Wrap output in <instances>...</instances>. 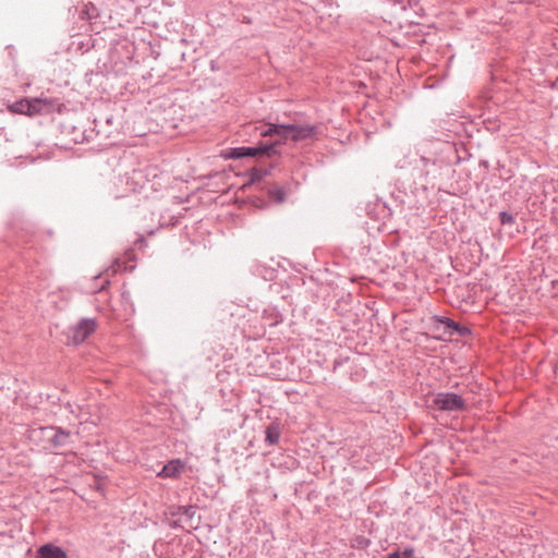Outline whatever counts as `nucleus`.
<instances>
[{"label":"nucleus","instance_id":"nucleus-1","mask_svg":"<svg viewBox=\"0 0 558 558\" xmlns=\"http://www.w3.org/2000/svg\"><path fill=\"white\" fill-rule=\"evenodd\" d=\"M262 136H278L277 147L291 140L293 142H300L305 140H314L319 134V128L313 124H298V123H282L275 124L270 123L260 129Z\"/></svg>","mask_w":558,"mask_h":558},{"label":"nucleus","instance_id":"nucleus-2","mask_svg":"<svg viewBox=\"0 0 558 558\" xmlns=\"http://www.w3.org/2000/svg\"><path fill=\"white\" fill-rule=\"evenodd\" d=\"M434 407L444 412H461L468 408V399L462 392L439 391L434 395Z\"/></svg>","mask_w":558,"mask_h":558},{"label":"nucleus","instance_id":"nucleus-3","mask_svg":"<svg viewBox=\"0 0 558 558\" xmlns=\"http://www.w3.org/2000/svg\"><path fill=\"white\" fill-rule=\"evenodd\" d=\"M54 101L48 98L23 99L14 102L10 109L13 112L35 116L37 113H49L54 109Z\"/></svg>","mask_w":558,"mask_h":558},{"label":"nucleus","instance_id":"nucleus-4","mask_svg":"<svg viewBox=\"0 0 558 558\" xmlns=\"http://www.w3.org/2000/svg\"><path fill=\"white\" fill-rule=\"evenodd\" d=\"M277 154V143L262 144L252 147H236L230 153V157L240 159L244 157H255L258 155H266L268 157Z\"/></svg>","mask_w":558,"mask_h":558},{"label":"nucleus","instance_id":"nucleus-5","mask_svg":"<svg viewBox=\"0 0 558 558\" xmlns=\"http://www.w3.org/2000/svg\"><path fill=\"white\" fill-rule=\"evenodd\" d=\"M438 163L435 158H428L421 156L414 165L413 171L414 177L422 181L428 182L430 177H435L438 171Z\"/></svg>","mask_w":558,"mask_h":558},{"label":"nucleus","instance_id":"nucleus-6","mask_svg":"<svg viewBox=\"0 0 558 558\" xmlns=\"http://www.w3.org/2000/svg\"><path fill=\"white\" fill-rule=\"evenodd\" d=\"M41 430L44 433H52L50 442L54 449L69 447L73 442L72 433L70 430L53 426L43 427Z\"/></svg>","mask_w":558,"mask_h":558},{"label":"nucleus","instance_id":"nucleus-7","mask_svg":"<svg viewBox=\"0 0 558 558\" xmlns=\"http://www.w3.org/2000/svg\"><path fill=\"white\" fill-rule=\"evenodd\" d=\"M95 320L84 318L72 329V342L80 344L95 330Z\"/></svg>","mask_w":558,"mask_h":558},{"label":"nucleus","instance_id":"nucleus-8","mask_svg":"<svg viewBox=\"0 0 558 558\" xmlns=\"http://www.w3.org/2000/svg\"><path fill=\"white\" fill-rule=\"evenodd\" d=\"M36 558H68V554L61 547L48 543L37 549Z\"/></svg>","mask_w":558,"mask_h":558},{"label":"nucleus","instance_id":"nucleus-9","mask_svg":"<svg viewBox=\"0 0 558 558\" xmlns=\"http://www.w3.org/2000/svg\"><path fill=\"white\" fill-rule=\"evenodd\" d=\"M184 464L180 460H171L158 472L160 477H177L183 470Z\"/></svg>","mask_w":558,"mask_h":558},{"label":"nucleus","instance_id":"nucleus-10","mask_svg":"<svg viewBox=\"0 0 558 558\" xmlns=\"http://www.w3.org/2000/svg\"><path fill=\"white\" fill-rule=\"evenodd\" d=\"M266 441L268 445H276L280 439V429L278 425L271 424L266 428Z\"/></svg>","mask_w":558,"mask_h":558},{"label":"nucleus","instance_id":"nucleus-11","mask_svg":"<svg viewBox=\"0 0 558 558\" xmlns=\"http://www.w3.org/2000/svg\"><path fill=\"white\" fill-rule=\"evenodd\" d=\"M434 319L435 322L445 325L449 331H452L453 328H458V324L449 317L435 316Z\"/></svg>","mask_w":558,"mask_h":558},{"label":"nucleus","instance_id":"nucleus-12","mask_svg":"<svg viewBox=\"0 0 558 558\" xmlns=\"http://www.w3.org/2000/svg\"><path fill=\"white\" fill-rule=\"evenodd\" d=\"M386 558H414V550L412 548H407L403 551H393L389 554Z\"/></svg>","mask_w":558,"mask_h":558},{"label":"nucleus","instance_id":"nucleus-13","mask_svg":"<svg viewBox=\"0 0 558 558\" xmlns=\"http://www.w3.org/2000/svg\"><path fill=\"white\" fill-rule=\"evenodd\" d=\"M196 512L194 506H181L178 509V514L184 515L187 519H192Z\"/></svg>","mask_w":558,"mask_h":558},{"label":"nucleus","instance_id":"nucleus-14","mask_svg":"<svg viewBox=\"0 0 558 558\" xmlns=\"http://www.w3.org/2000/svg\"><path fill=\"white\" fill-rule=\"evenodd\" d=\"M270 197L277 203H281L286 199V192L282 189H274L269 192Z\"/></svg>","mask_w":558,"mask_h":558},{"label":"nucleus","instance_id":"nucleus-15","mask_svg":"<svg viewBox=\"0 0 558 558\" xmlns=\"http://www.w3.org/2000/svg\"><path fill=\"white\" fill-rule=\"evenodd\" d=\"M499 220H500V223L504 226H508V225L510 226V225L514 223V217L508 211H500Z\"/></svg>","mask_w":558,"mask_h":558},{"label":"nucleus","instance_id":"nucleus-16","mask_svg":"<svg viewBox=\"0 0 558 558\" xmlns=\"http://www.w3.org/2000/svg\"><path fill=\"white\" fill-rule=\"evenodd\" d=\"M453 333H458L460 336H465V335L470 333V329L468 327L460 326L458 324V328H453L452 331H449V335H453Z\"/></svg>","mask_w":558,"mask_h":558},{"label":"nucleus","instance_id":"nucleus-17","mask_svg":"<svg viewBox=\"0 0 558 558\" xmlns=\"http://www.w3.org/2000/svg\"><path fill=\"white\" fill-rule=\"evenodd\" d=\"M142 178V172L141 171H137V170H134L133 173H132V180H137V179H141Z\"/></svg>","mask_w":558,"mask_h":558},{"label":"nucleus","instance_id":"nucleus-18","mask_svg":"<svg viewBox=\"0 0 558 558\" xmlns=\"http://www.w3.org/2000/svg\"><path fill=\"white\" fill-rule=\"evenodd\" d=\"M121 267V264L119 260H116V263L112 265V272H117Z\"/></svg>","mask_w":558,"mask_h":558},{"label":"nucleus","instance_id":"nucleus-19","mask_svg":"<svg viewBox=\"0 0 558 558\" xmlns=\"http://www.w3.org/2000/svg\"><path fill=\"white\" fill-rule=\"evenodd\" d=\"M108 283H109V280H108V279H106V280L102 282L101 287L98 289V291H101L102 289H105L106 284H108Z\"/></svg>","mask_w":558,"mask_h":558},{"label":"nucleus","instance_id":"nucleus-20","mask_svg":"<svg viewBox=\"0 0 558 558\" xmlns=\"http://www.w3.org/2000/svg\"><path fill=\"white\" fill-rule=\"evenodd\" d=\"M111 121H112V119H111V118H107V119H106V122H107L108 124H110V123H111Z\"/></svg>","mask_w":558,"mask_h":558}]
</instances>
